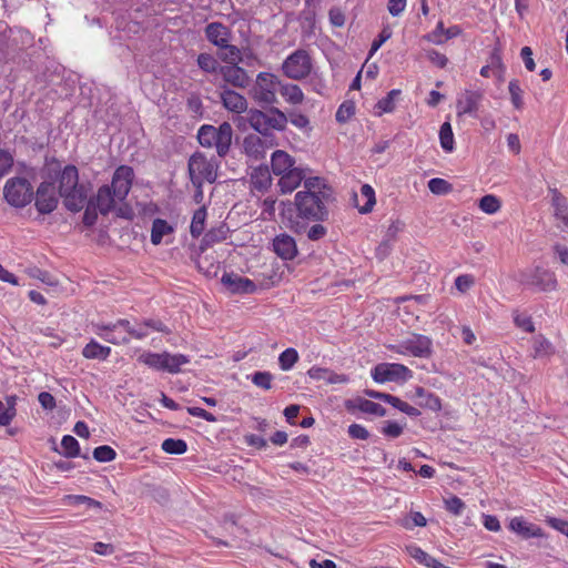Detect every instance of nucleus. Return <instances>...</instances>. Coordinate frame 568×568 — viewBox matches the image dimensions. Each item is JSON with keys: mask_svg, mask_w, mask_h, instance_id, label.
<instances>
[{"mask_svg": "<svg viewBox=\"0 0 568 568\" xmlns=\"http://www.w3.org/2000/svg\"><path fill=\"white\" fill-rule=\"evenodd\" d=\"M58 192L62 197L65 209L70 212H80L88 199V187L79 182V170L73 164L65 165L59 170L58 176Z\"/></svg>", "mask_w": 568, "mask_h": 568, "instance_id": "f257e3e1", "label": "nucleus"}, {"mask_svg": "<svg viewBox=\"0 0 568 568\" xmlns=\"http://www.w3.org/2000/svg\"><path fill=\"white\" fill-rule=\"evenodd\" d=\"M247 121L251 128L264 136H270L273 130L284 131L287 124V115L280 109L270 105L266 111L250 109Z\"/></svg>", "mask_w": 568, "mask_h": 568, "instance_id": "f03ea898", "label": "nucleus"}, {"mask_svg": "<svg viewBox=\"0 0 568 568\" xmlns=\"http://www.w3.org/2000/svg\"><path fill=\"white\" fill-rule=\"evenodd\" d=\"M333 197L325 195H315L310 192H297L295 195V206L297 216L313 222H323L328 219L329 211L327 203Z\"/></svg>", "mask_w": 568, "mask_h": 568, "instance_id": "7ed1b4c3", "label": "nucleus"}, {"mask_svg": "<svg viewBox=\"0 0 568 568\" xmlns=\"http://www.w3.org/2000/svg\"><path fill=\"white\" fill-rule=\"evenodd\" d=\"M233 129L229 122L221 123L217 128L204 124L199 129L197 140L204 148L215 146L220 158H224L231 148Z\"/></svg>", "mask_w": 568, "mask_h": 568, "instance_id": "20e7f679", "label": "nucleus"}, {"mask_svg": "<svg viewBox=\"0 0 568 568\" xmlns=\"http://www.w3.org/2000/svg\"><path fill=\"white\" fill-rule=\"evenodd\" d=\"M219 163L215 158L207 159L203 153H193L187 162V171L192 184L214 183L217 179Z\"/></svg>", "mask_w": 568, "mask_h": 568, "instance_id": "39448f33", "label": "nucleus"}, {"mask_svg": "<svg viewBox=\"0 0 568 568\" xmlns=\"http://www.w3.org/2000/svg\"><path fill=\"white\" fill-rule=\"evenodd\" d=\"M281 80L273 73L260 72L251 88V97L261 106L273 105L277 102L276 92Z\"/></svg>", "mask_w": 568, "mask_h": 568, "instance_id": "423d86ee", "label": "nucleus"}, {"mask_svg": "<svg viewBox=\"0 0 568 568\" xmlns=\"http://www.w3.org/2000/svg\"><path fill=\"white\" fill-rule=\"evenodd\" d=\"M6 201L14 207H24L33 199L31 183L24 178H11L6 182L3 189Z\"/></svg>", "mask_w": 568, "mask_h": 568, "instance_id": "0eeeda50", "label": "nucleus"}, {"mask_svg": "<svg viewBox=\"0 0 568 568\" xmlns=\"http://www.w3.org/2000/svg\"><path fill=\"white\" fill-rule=\"evenodd\" d=\"M313 69L312 58L304 49L292 52L283 62L282 71L288 79L303 80Z\"/></svg>", "mask_w": 568, "mask_h": 568, "instance_id": "6e6552de", "label": "nucleus"}, {"mask_svg": "<svg viewBox=\"0 0 568 568\" xmlns=\"http://www.w3.org/2000/svg\"><path fill=\"white\" fill-rule=\"evenodd\" d=\"M519 281L521 284L534 286L540 292H549L557 288L555 273L540 266L521 272Z\"/></svg>", "mask_w": 568, "mask_h": 568, "instance_id": "1a4fd4ad", "label": "nucleus"}, {"mask_svg": "<svg viewBox=\"0 0 568 568\" xmlns=\"http://www.w3.org/2000/svg\"><path fill=\"white\" fill-rule=\"evenodd\" d=\"M372 377L376 383L406 382L412 377V371L398 363H381L372 369Z\"/></svg>", "mask_w": 568, "mask_h": 568, "instance_id": "9d476101", "label": "nucleus"}, {"mask_svg": "<svg viewBox=\"0 0 568 568\" xmlns=\"http://www.w3.org/2000/svg\"><path fill=\"white\" fill-rule=\"evenodd\" d=\"M432 339L428 336L413 334L412 337L402 341L398 345L390 346V348L398 354L426 358L432 355Z\"/></svg>", "mask_w": 568, "mask_h": 568, "instance_id": "9b49d317", "label": "nucleus"}, {"mask_svg": "<svg viewBox=\"0 0 568 568\" xmlns=\"http://www.w3.org/2000/svg\"><path fill=\"white\" fill-rule=\"evenodd\" d=\"M59 203L55 186L53 182L43 181L36 192V209L41 214H50L53 212Z\"/></svg>", "mask_w": 568, "mask_h": 568, "instance_id": "f8f14e48", "label": "nucleus"}, {"mask_svg": "<svg viewBox=\"0 0 568 568\" xmlns=\"http://www.w3.org/2000/svg\"><path fill=\"white\" fill-rule=\"evenodd\" d=\"M133 178L134 172L131 166L120 165L115 169L110 186L119 202L124 201L130 193Z\"/></svg>", "mask_w": 568, "mask_h": 568, "instance_id": "ddd939ff", "label": "nucleus"}, {"mask_svg": "<svg viewBox=\"0 0 568 568\" xmlns=\"http://www.w3.org/2000/svg\"><path fill=\"white\" fill-rule=\"evenodd\" d=\"M221 283L231 294H253L257 290L253 281L233 272H225Z\"/></svg>", "mask_w": 568, "mask_h": 568, "instance_id": "4468645a", "label": "nucleus"}, {"mask_svg": "<svg viewBox=\"0 0 568 568\" xmlns=\"http://www.w3.org/2000/svg\"><path fill=\"white\" fill-rule=\"evenodd\" d=\"M88 201L99 210L101 215L105 216L114 210L118 199L114 193H112L111 186L104 184L101 185L97 193Z\"/></svg>", "mask_w": 568, "mask_h": 568, "instance_id": "2eb2a0df", "label": "nucleus"}, {"mask_svg": "<svg viewBox=\"0 0 568 568\" xmlns=\"http://www.w3.org/2000/svg\"><path fill=\"white\" fill-rule=\"evenodd\" d=\"M98 335L105 342L111 344H128L130 338L123 325H120V320L112 324H98Z\"/></svg>", "mask_w": 568, "mask_h": 568, "instance_id": "dca6fc26", "label": "nucleus"}, {"mask_svg": "<svg viewBox=\"0 0 568 568\" xmlns=\"http://www.w3.org/2000/svg\"><path fill=\"white\" fill-rule=\"evenodd\" d=\"M220 74L223 80L235 88H246L250 85L251 79L245 69L239 64L232 63V65H223L220 69Z\"/></svg>", "mask_w": 568, "mask_h": 568, "instance_id": "f3484780", "label": "nucleus"}, {"mask_svg": "<svg viewBox=\"0 0 568 568\" xmlns=\"http://www.w3.org/2000/svg\"><path fill=\"white\" fill-rule=\"evenodd\" d=\"M273 251L282 260L291 261L297 255V246L293 236L283 233L273 240Z\"/></svg>", "mask_w": 568, "mask_h": 568, "instance_id": "a211bd4d", "label": "nucleus"}, {"mask_svg": "<svg viewBox=\"0 0 568 568\" xmlns=\"http://www.w3.org/2000/svg\"><path fill=\"white\" fill-rule=\"evenodd\" d=\"M204 33L207 41L217 48L226 47V42H230L232 37L230 28L222 22L207 23Z\"/></svg>", "mask_w": 568, "mask_h": 568, "instance_id": "6ab92c4d", "label": "nucleus"}, {"mask_svg": "<svg viewBox=\"0 0 568 568\" xmlns=\"http://www.w3.org/2000/svg\"><path fill=\"white\" fill-rule=\"evenodd\" d=\"M509 529L524 539L539 538L544 536V530L531 523H528L523 517H515L509 523Z\"/></svg>", "mask_w": 568, "mask_h": 568, "instance_id": "aec40b11", "label": "nucleus"}, {"mask_svg": "<svg viewBox=\"0 0 568 568\" xmlns=\"http://www.w3.org/2000/svg\"><path fill=\"white\" fill-rule=\"evenodd\" d=\"M223 106L234 113H242L247 110L246 99L231 89H224L220 93Z\"/></svg>", "mask_w": 568, "mask_h": 568, "instance_id": "412c9836", "label": "nucleus"}, {"mask_svg": "<svg viewBox=\"0 0 568 568\" xmlns=\"http://www.w3.org/2000/svg\"><path fill=\"white\" fill-rule=\"evenodd\" d=\"M481 99V92L466 90L465 93L457 100V114L463 115L476 113Z\"/></svg>", "mask_w": 568, "mask_h": 568, "instance_id": "4be33fe9", "label": "nucleus"}, {"mask_svg": "<svg viewBox=\"0 0 568 568\" xmlns=\"http://www.w3.org/2000/svg\"><path fill=\"white\" fill-rule=\"evenodd\" d=\"M345 408L349 412L358 409L363 413L381 417L386 415V409L382 405L362 397H357L355 399H347L345 402Z\"/></svg>", "mask_w": 568, "mask_h": 568, "instance_id": "5701e85b", "label": "nucleus"}, {"mask_svg": "<svg viewBox=\"0 0 568 568\" xmlns=\"http://www.w3.org/2000/svg\"><path fill=\"white\" fill-rule=\"evenodd\" d=\"M280 176L277 185L283 194L293 192L305 179L304 171L300 168L288 170V172L283 173Z\"/></svg>", "mask_w": 568, "mask_h": 568, "instance_id": "b1692460", "label": "nucleus"}, {"mask_svg": "<svg viewBox=\"0 0 568 568\" xmlns=\"http://www.w3.org/2000/svg\"><path fill=\"white\" fill-rule=\"evenodd\" d=\"M295 160L287 152L283 150H276L271 156V166L275 175H281L294 170Z\"/></svg>", "mask_w": 568, "mask_h": 568, "instance_id": "393cba45", "label": "nucleus"}, {"mask_svg": "<svg viewBox=\"0 0 568 568\" xmlns=\"http://www.w3.org/2000/svg\"><path fill=\"white\" fill-rule=\"evenodd\" d=\"M272 183L268 166L260 165L255 168L251 174V184L254 190L260 192L266 191Z\"/></svg>", "mask_w": 568, "mask_h": 568, "instance_id": "a878e982", "label": "nucleus"}, {"mask_svg": "<svg viewBox=\"0 0 568 568\" xmlns=\"http://www.w3.org/2000/svg\"><path fill=\"white\" fill-rule=\"evenodd\" d=\"M243 149L246 155L256 160L264 156V143L256 134H248L244 138Z\"/></svg>", "mask_w": 568, "mask_h": 568, "instance_id": "bb28decb", "label": "nucleus"}, {"mask_svg": "<svg viewBox=\"0 0 568 568\" xmlns=\"http://www.w3.org/2000/svg\"><path fill=\"white\" fill-rule=\"evenodd\" d=\"M111 354V348L109 346H103L91 339L82 349V355L89 359H106Z\"/></svg>", "mask_w": 568, "mask_h": 568, "instance_id": "cd10ccee", "label": "nucleus"}, {"mask_svg": "<svg viewBox=\"0 0 568 568\" xmlns=\"http://www.w3.org/2000/svg\"><path fill=\"white\" fill-rule=\"evenodd\" d=\"M278 92L291 104H301L304 101V93L297 84L281 82Z\"/></svg>", "mask_w": 568, "mask_h": 568, "instance_id": "c85d7f7f", "label": "nucleus"}, {"mask_svg": "<svg viewBox=\"0 0 568 568\" xmlns=\"http://www.w3.org/2000/svg\"><path fill=\"white\" fill-rule=\"evenodd\" d=\"M173 226L170 225L168 221L163 219H155L152 222L151 243L159 245L162 242L163 236L173 233Z\"/></svg>", "mask_w": 568, "mask_h": 568, "instance_id": "c756f323", "label": "nucleus"}, {"mask_svg": "<svg viewBox=\"0 0 568 568\" xmlns=\"http://www.w3.org/2000/svg\"><path fill=\"white\" fill-rule=\"evenodd\" d=\"M304 191L303 192H310L315 195H325L327 197H333V191L332 189L325 184V182L320 178H310L304 179Z\"/></svg>", "mask_w": 568, "mask_h": 568, "instance_id": "7c9ffc66", "label": "nucleus"}, {"mask_svg": "<svg viewBox=\"0 0 568 568\" xmlns=\"http://www.w3.org/2000/svg\"><path fill=\"white\" fill-rule=\"evenodd\" d=\"M187 363L190 358L186 355L164 352V372L178 374L181 372V366Z\"/></svg>", "mask_w": 568, "mask_h": 568, "instance_id": "2f4dec72", "label": "nucleus"}, {"mask_svg": "<svg viewBox=\"0 0 568 568\" xmlns=\"http://www.w3.org/2000/svg\"><path fill=\"white\" fill-rule=\"evenodd\" d=\"M197 67L205 73H220V69L223 67L219 63L217 59L213 54L203 52L196 58Z\"/></svg>", "mask_w": 568, "mask_h": 568, "instance_id": "473e14b6", "label": "nucleus"}, {"mask_svg": "<svg viewBox=\"0 0 568 568\" xmlns=\"http://www.w3.org/2000/svg\"><path fill=\"white\" fill-rule=\"evenodd\" d=\"M532 356L535 358L548 357L555 353L552 344L542 335H537L532 341Z\"/></svg>", "mask_w": 568, "mask_h": 568, "instance_id": "72a5a7b5", "label": "nucleus"}, {"mask_svg": "<svg viewBox=\"0 0 568 568\" xmlns=\"http://www.w3.org/2000/svg\"><path fill=\"white\" fill-rule=\"evenodd\" d=\"M219 58L225 62V65H232V63L239 64L242 62V52L241 50L233 44H230V42H226V47H220Z\"/></svg>", "mask_w": 568, "mask_h": 568, "instance_id": "f704fd0d", "label": "nucleus"}, {"mask_svg": "<svg viewBox=\"0 0 568 568\" xmlns=\"http://www.w3.org/2000/svg\"><path fill=\"white\" fill-rule=\"evenodd\" d=\"M206 209L204 206L197 209L192 217L190 232L193 237H199L205 227Z\"/></svg>", "mask_w": 568, "mask_h": 568, "instance_id": "c9c22d12", "label": "nucleus"}, {"mask_svg": "<svg viewBox=\"0 0 568 568\" xmlns=\"http://www.w3.org/2000/svg\"><path fill=\"white\" fill-rule=\"evenodd\" d=\"M361 196L366 200V202L363 205H357L358 212L361 214H367L371 213L375 203V191L369 184H363L361 187Z\"/></svg>", "mask_w": 568, "mask_h": 568, "instance_id": "e433bc0d", "label": "nucleus"}, {"mask_svg": "<svg viewBox=\"0 0 568 568\" xmlns=\"http://www.w3.org/2000/svg\"><path fill=\"white\" fill-rule=\"evenodd\" d=\"M139 362L144 365L164 372V352L163 353H144L139 357Z\"/></svg>", "mask_w": 568, "mask_h": 568, "instance_id": "4c0bfd02", "label": "nucleus"}, {"mask_svg": "<svg viewBox=\"0 0 568 568\" xmlns=\"http://www.w3.org/2000/svg\"><path fill=\"white\" fill-rule=\"evenodd\" d=\"M440 146L446 152L454 150V133L449 122H444L439 130Z\"/></svg>", "mask_w": 568, "mask_h": 568, "instance_id": "58836bf2", "label": "nucleus"}, {"mask_svg": "<svg viewBox=\"0 0 568 568\" xmlns=\"http://www.w3.org/2000/svg\"><path fill=\"white\" fill-rule=\"evenodd\" d=\"M62 455L74 458L80 454L79 442L71 435H64L61 440Z\"/></svg>", "mask_w": 568, "mask_h": 568, "instance_id": "ea45409f", "label": "nucleus"}, {"mask_svg": "<svg viewBox=\"0 0 568 568\" xmlns=\"http://www.w3.org/2000/svg\"><path fill=\"white\" fill-rule=\"evenodd\" d=\"M162 449L171 455H182L187 450V445L183 439L166 438L162 443Z\"/></svg>", "mask_w": 568, "mask_h": 568, "instance_id": "a19ab883", "label": "nucleus"}, {"mask_svg": "<svg viewBox=\"0 0 568 568\" xmlns=\"http://www.w3.org/2000/svg\"><path fill=\"white\" fill-rule=\"evenodd\" d=\"M404 223L400 221H393L386 231V239L381 243L378 250L387 253L390 248V242L396 239V235L403 230Z\"/></svg>", "mask_w": 568, "mask_h": 568, "instance_id": "79ce46f5", "label": "nucleus"}, {"mask_svg": "<svg viewBox=\"0 0 568 568\" xmlns=\"http://www.w3.org/2000/svg\"><path fill=\"white\" fill-rule=\"evenodd\" d=\"M120 325H123L129 338L131 336L135 339H143L149 335V331L144 326L143 322L132 326L128 320H120Z\"/></svg>", "mask_w": 568, "mask_h": 568, "instance_id": "37998d69", "label": "nucleus"}, {"mask_svg": "<svg viewBox=\"0 0 568 568\" xmlns=\"http://www.w3.org/2000/svg\"><path fill=\"white\" fill-rule=\"evenodd\" d=\"M67 501L70 506L84 505L88 508L102 509V504L99 500L84 495H69L67 496Z\"/></svg>", "mask_w": 568, "mask_h": 568, "instance_id": "c03bdc74", "label": "nucleus"}, {"mask_svg": "<svg viewBox=\"0 0 568 568\" xmlns=\"http://www.w3.org/2000/svg\"><path fill=\"white\" fill-rule=\"evenodd\" d=\"M298 361V353L295 348H286L278 356V364L282 371H290Z\"/></svg>", "mask_w": 568, "mask_h": 568, "instance_id": "a18cd8bd", "label": "nucleus"}, {"mask_svg": "<svg viewBox=\"0 0 568 568\" xmlns=\"http://www.w3.org/2000/svg\"><path fill=\"white\" fill-rule=\"evenodd\" d=\"M508 91L510 94V100L515 109L520 110L524 106V100H523V93L519 85V81L516 79H513L508 84Z\"/></svg>", "mask_w": 568, "mask_h": 568, "instance_id": "49530a36", "label": "nucleus"}, {"mask_svg": "<svg viewBox=\"0 0 568 568\" xmlns=\"http://www.w3.org/2000/svg\"><path fill=\"white\" fill-rule=\"evenodd\" d=\"M355 114V103L353 101H344L337 109L335 118L338 123H346Z\"/></svg>", "mask_w": 568, "mask_h": 568, "instance_id": "de8ad7c7", "label": "nucleus"}, {"mask_svg": "<svg viewBox=\"0 0 568 568\" xmlns=\"http://www.w3.org/2000/svg\"><path fill=\"white\" fill-rule=\"evenodd\" d=\"M479 209L487 214H494L499 211L500 201L495 195H485L479 200Z\"/></svg>", "mask_w": 568, "mask_h": 568, "instance_id": "09e8293b", "label": "nucleus"}, {"mask_svg": "<svg viewBox=\"0 0 568 568\" xmlns=\"http://www.w3.org/2000/svg\"><path fill=\"white\" fill-rule=\"evenodd\" d=\"M116 457L115 450L108 445L98 446L93 450V458L100 463H108L114 460Z\"/></svg>", "mask_w": 568, "mask_h": 568, "instance_id": "8fccbe9b", "label": "nucleus"}, {"mask_svg": "<svg viewBox=\"0 0 568 568\" xmlns=\"http://www.w3.org/2000/svg\"><path fill=\"white\" fill-rule=\"evenodd\" d=\"M399 94H400V90H397V89L390 90L385 98L381 99L377 102V104H376L377 109H379L382 112L394 111L395 99L397 97H399Z\"/></svg>", "mask_w": 568, "mask_h": 568, "instance_id": "3c124183", "label": "nucleus"}, {"mask_svg": "<svg viewBox=\"0 0 568 568\" xmlns=\"http://www.w3.org/2000/svg\"><path fill=\"white\" fill-rule=\"evenodd\" d=\"M252 383L263 389L272 388L273 375L270 372H255L251 375Z\"/></svg>", "mask_w": 568, "mask_h": 568, "instance_id": "603ef678", "label": "nucleus"}, {"mask_svg": "<svg viewBox=\"0 0 568 568\" xmlns=\"http://www.w3.org/2000/svg\"><path fill=\"white\" fill-rule=\"evenodd\" d=\"M428 189L432 193L442 195L452 190V184L444 179L434 178L428 181Z\"/></svg>", "mask_w": 568, "mask_h": 568, "instance_id": "864d4df0", "label": "nucleus"}, {"mask_svg": "<svg viewBox=\"0 0 568 568\" xmlns=\"http://www.w3.org/2000/svg\"><path fill=\"white\" fill-rule=\"evenodd\" d=\"M389 405H392L393 407L397 408L398 410L405 413L410 417H417L420 415V412L416 407L407 404L406 402L393 395Z\"/></svg>", "mask_w": 568, "mask_h": 568, "instance_id": "5fc2aeb1", "label": "nucleus"}, {"mask_svg": "<svg viewBox=\"0 0 568 568\" xmlns=\"http://www.w3.org/2000/svg\"><path fill=\"white\" fill-rule=\"evenodd\" d=\"M186 108L193 115L201 116L203 114V104L200 95L191 93L186 99Z\"/></svg>", "mask_w": 568, "mask_h": 568, "instance_id": "6e6d98bb", "label": "nucleus"}, {"mask_svg": "<svg viewBox=\"0 0 568 568\" xmlns=\"http://www.w3.org/2000/svg\"><path fill=\"white\" fill-rule=\"evenodd\" d=\"M85 203H87V206H85V211L83 213L82 222L87 227H91L98 221L99 210L95 209L94 205L90 204V202L88 200L85 201Z\"/></svg>", "mask_w": 568, "mask_h": 568, "instance_id": "4d7b16f0", "label": "nucleus"}, {"mask_svg": "<svg viewBox=\"0 0 568 568\" xmlns=\"http://www.w3.org/2000/svg\"><path fill=\"white\" fill-rule=\"evenodd\" d=\"M13 165V156L7 151L0 149V179L9 173Z\"/></svg>", "mask_w": 568, "mask_h": 568, "instance_id": "13d9d810", "label": "nucleus"}, {"mask_svg": "<svg viewBox=\"0 0 568 568\" xmlns=\"http://www.w3.org/2000/svg\"><path fill=\"white\" fill-rule=\"evenodd\" d=\"M390 37L392 30L388 27L383 28L377 38L373 41L368 57L371 58Z\"/></svg>", "mask_w": 568, "mask_h": 568, "instance_id": "bf43d9fd", "label": "nucleus"}, {"mask_svg": "<svg viewBox=\"0 0 568 568\" xmlns=\"http://www.w3.org/2000/svg\"><path fill=\"white\" fill-rule=\"evenodd\" d=\"M446 509L455 516L462 515L465 509V503L457 496L445 500Z\"/></svg>", "mask_w": 568, "mask_h": 568, "instance_id": "052dcab7", "label": "nucleus"}, {"mask_svg": "<svg viewBox=\"0 0 568 568\" xmlns=\"http://www.w3.org/2000/svg\"><path fill=\"white\" fill-rule=\"evenodd\" d=\"M347 433L353 439L366 440L369 438V432L359 424H352L348 426Z\"/></svg>", "mask_w": 568, "mask_h": 568, "instance_id": "680f3d73", "label": "nucleus"}, {"mask_svg": "<svg viewBox=\"0 0 568 568\" xmlns=\"http://www.w3.org/2000/svg\"><path fill=\"white\" fill-rule=\"evenodd\" d=\"M382 433L389 438H397L403 434V426L396 422H386Z\"/></svg>", "mask_w": 568, "mask_h": 568, "instance_id": "e2e57ef3", "label": "nucleus"}, {"mask_svg": "<svg viewBox=\"0 0 568 568\" xmlns=\"http://www.w3.org/2000/svg\"><path fill=\"white\" fill-rule=\"evenodd\" d=\"M14 416L16 408L13 406L4 408L3 403L0 400V426L9 425Z\"/></svg>", "mask_w": 568, "mask_h": 568, "instance_id": "0e129e2a", "label": "nucleus"}, {"mask_svg": "<svg viewBox=\"0 0 568 568\" xmlns=\"http://www.w3.org/2000/svg\"><path fill=\"white\" fill-rule=\"evenodd\" d=\"M428 60L436 67L443 69L446 67L448 59L445 54L432 49L426 52Z\"/></svg>", "mask_w": 568, "mask_h": 568, "instance_id": "69168bd1", "label": "nucleus"}, {"mask_svg": "<svg viewBox=\"0 0 568 568\" xmlns=\"http://www.w3.org/2000/svg\"><path fill=\"white\" fill-rule=\"evenodd\" d=\"M291 122L294 126L298 129H305L310 124V120L306 115L298 112H291L287 115V122Z\"/></svg>", "mask_w": 568, "mask_h": 568, "instance_id": "338daca9", "label": "nucleus"}, {"mask_svg": "<svg viewBox=\"0 0 568 568\" xmlns=\"http://www.w3.org/2000/svg\"><path fill=\"white\" fill-rule=\"evenodd\" d=\"M329 22L337 28H342L345 24V14L339 8H332L328 12Z\"/></svg>", "mask_w": 568, "mask_h": 568, "instance_id": "774afa93", "label": "nucleus"}]
</instances>
